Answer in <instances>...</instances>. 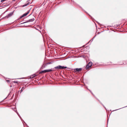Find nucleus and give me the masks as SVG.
<instances>
[{"label":"nucleus","instance_id":"nucleus-16","mask_svg":"<svg viewBox=\"0 0 127 127\" xmlns=\"http://www.w3.org/2000/svg\"><path fill=\"white\" fill-rule=\"evenodd\" d=\"M6 81L7 82H8L9 81V80H6Z\"/></svg>","mask_w":127,"mask_h":127},{"label":"nucleus","instance_id":"nucleus-10","mask_svg":"<svg viewBox=\"0 0 127 127\" xmlns=\"http://www.w3.org/2000/svg\"><path fill=\"white\" fill-rule=\"evenodd\" d=\"M52 63V62H50L47 64H51Z\"/></svg>","mask_w":127,"mask_h":127},{"label":"nucleus","instance_id":"nucleus-14","mask_svg":"<svg viewBox=\"0 0 127 127\" xmlns=\"http://www.w3.org/2000/svg\"><path fill=\"white\" fill-rule=\"evenodd\" d=\"M33 76L32 77H34L35 76H36V75H35V74H34L33 75Z\"/></svg>","mask_w":127,"mask_h":127},{"label":"nucleus","instance_id":"nucleus-1","mask_svg":"<svg viewBox=\"0 0 127 127\" xmlns=\"http://www.w3.org/2000/svg\"><path fill=\"white\" fill-rule=\"evenodd\" d=\"M67 68L66 67H64V66H62L60 65H59L55 67V68L57 69H62L64 68Z\"/></svg>","mask_w":127,"mask_h":127},{"label":"nucleus","instance_id":"nucleus-19","mask_svg":"<svg viewBox=\"0 0 127 127\" xmlns=\"http://www.w3.org/2000/svg\"><path fill=\"white\" fill-rule=\"evenodd\" d=\"M13 1H15L16 0H12Z\"/></svg>","mask_w":127,"mask_h":127},{"label":"nucleus","instance_id":"nucleus-2","mask_svg":"<svg viewBox=\"0 0 127 127\" xmlns=\"http://www.w3.org/2000/svg\"><path fill=\"white\" fill-rule=\"evenodd\" d=\"M53 71L51 69L45 70H44L41 71L39 73H45L46 72H49Z\"/></svg>","mask_w":127,"mask_h":127},{"label":"nucleus","instance_id":"nucleus-6","mask_svg":"<svg viewBox=\"0 0 127 127\" xmlns=\"http://www.w3.org/2000/svg\"><path fill=\"white\" fill-rule=\"evenodd\" d=\"M13 14V12L10 13L8 14V15L7 16H6L5 17H7V18H8L12 16Z\"/></svg>","mask_w":127,"mask_h":127},{"label":"nucleus","instance_id":"nucleus-17","mask_svg":"<svg viewBox=\"0 0 127 127\" xmlns=\"http://www.w3.org/2000/svg\"><path fill=\"white\" fill-rule=\"evenodd\" d=\"M93 39H94V38H93V39H92L91 40H90V41H93Z\"/></svg>","mask_w":127,"mask_h":127},{"label":"nucleus","instance_id":"nucleus-20","mask_svg":"<svg viewBox=\"0 0 127 127\" xmlns=\"http://www.w3.org/2000/svg\"><path fill=\"white\" fill-rule=\"evenodd\" d=\"M118 110V109H116V110Z\"/></svg>","mask_w":127,"mask_h":127},{"label":"nucleus","instance_id":"nucleus-3","mask_svg":"<svg viewBox=\"0 0 127 127\" xmlns=\"http://www.w3.org/2000/svg\"><path fill=\"white\" fill-rule=\"evenodd\" d=\"M92 65V62H89L87 65L86 68L87 69H88L89 67H90Z\"/></svg>","mask_w":127,"mask_h":127},{"label":"nucleus","instance_id":"nucleus-15","mask_svg":"<svg viewBox=\"0 0 127 127\" xmlns=\"http://www.w3.org/2000/svg\"><path fill=\"white\" fill-rule=\"evenodd\" d=\"M17 114L20 117V118H21V117H20L19 116V115L18 114V113L17 112H16Z\"/></svg>","mask_w":127,"mask_h":127},{"label":"nucleus","instance_id":"nucleus-4","mask_svg":"<svg viewBox=\"0 0 127 127\" xmlns=\"http://www.w3.org/2000/svg\"><path fill=\"white\" fill-rule=\"evenodd\" d=\"M82 70V68H76L74 70V71L75 72H79L81 71Z\"/></svg>","mask_w":127,"mask_h":127},{"label":"nucleus","instance_id":"nucleus-13","mask_svg":"<svg viewBox=\"0 0 127 127\" xmlns=\"http://www.w3.org/2000/svg\"><path fill=\"white\" fill-rule=\"evenodd\" d=\"M13 82L15 83H18V82L17 81H14Z\"/></svg>","mask_w":127,"mask_h":127},{"label":"nucleus","instance_id":"nucleus-12","mask_svg":"<svg viewBox=\"0 0 127 127\" xmlns=\"http://www.w3.org/2000/svg\"><path fill=\"white\" fill-rule=\"evenodd\" d=\"M1 0V2H2L3 1H5V0Z\"/></svg>","mask_w":127,"mask_h":127},{"label":"nucleus","instance_id":"nucleus-5","mask_svg":"<svg viewBox=\"0 0 127 127\" xmlns=\"http://www.w3.org/2000/svg\"><path fill=\"white\" fill-rule=\"evenodd\" d=\"M34 20V19L33 18L32 19H30L28 20H27V21L25 22H23V23H22V24H24L28 22H32Z\"/></svg>","mask_w":127,"mask_h":127},{"label":"nucleus","instance_id":"nucleus-7","mask_svg":"<svg viewBox=\"0 0 127 127\" xmlns=\"http://www.w3.org/2000/svg\"><path fill=\"white\" fill-rule=\"evenodd\" d=\"M30 0H29L28 1V3H26V4H25L23 5V6H26L27 5H29L31 4V3L30 2H29V1H30Z\"/></svg>","mask_w":127,"mask_h":127},{"label":"nucleus","instance_id":"nucleus-8","mask_svg":"<svg viewBox=\"0 0 127 127\" xmlns=\"http://www.w3.org/2000/svg\"><path fill=\"white\" fill-rule=\"evenodd\" d=\"M29 12V11H28L27 12L24 13L23 15V16L24 17L26 16Z\"/></svg>","mask_w":127,"mask_h":127},{"label":"nucleus","instance_id":"nucleus-9","mask_svg":"<svg viewBox=\"0 0 127 127\" xmlns=\"http://www.w3.org/2000/svg\"><path fill=\"white\" fill-rule=\"evenodd\" d=\"M25 88V87H22L20 91L21 92H22L23 91Z\"/></svg>","mask_w":127,"mask_h":127},{"label":"nucleus","instance_id":"nucleus-18","mask_svg":"<svg viewBox=\"0 0 127 127\" xmlns=\"http://www.w3.org/2000/svg\"><path fill=\"white\" fill-rule=\"evenodd\" d=\"M105 108V109H106V108L104 106H103Z\"/></svg>","mask_w":127,"mask_h":127},{"label":"nucleus","instance_id":"nucleus-11","mask_svg":"<svg viewBox=\"0 0 127 127\" xmlns=\"http://www.w3.org/2000/svg\"><path fill=\"white\" fill-rule=\"evenodd\" d=\"M24 17V16H23V15L21 16L20 17V18L21 19V18H22V17Z\"/></svg>","mask_w":127,"mask_h":127}]
</instances>
